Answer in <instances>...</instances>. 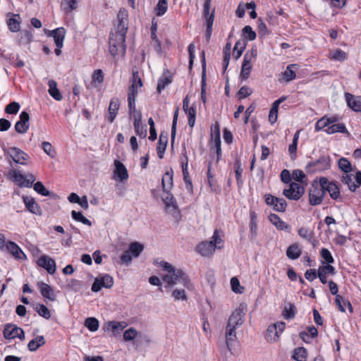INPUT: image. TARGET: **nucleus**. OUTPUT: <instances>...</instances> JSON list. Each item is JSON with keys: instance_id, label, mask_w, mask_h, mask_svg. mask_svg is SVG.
<instances>
[{"instance_id": "nucleus-1", "label": "nucleus", "mask_w": 361, "mask_h": 361, "mask_svg": "<svg viewBox=\"0 0 361 361\" xmlns=\"http://www.w3.org/2000/svg\"><path fill=\"white\" fill-rule=\"evenodd\" d=\"M154 264L166 272L161 276L165 288H173L178 284L183 286V288H175L173 290L171 297L173 300L186 301L188 300L186 291H193L195 285L185 271L163 260L157 259L154 261Z\"/></svg>"}, {"instance_id": "nucleus-2", "label": "nucleus", "mask_w": 361, "mask_h": 361, "mask_svg": "<svg viewBox=\"0 0 361 361\" xmlns=\"http://www.w3.org/2000/svg\"><path fill=\"white\" fill-rule=\"evenodd\" d=\"M224 247V240L219 230H215L210 240L200 243L195 250L202 257L212 256L216 249H221Z\"/></svg>"}, {"instance_id": "nucleus-3", "label": "nucleus", "mask_w": 361, "mask_h": 361, "mask_svg": "<svg viewBox=\"0 0 361 361\" xmlns=\"http://www.w3.org/2000/svg\"><path fill=\"white\" fill-rule=\"evenodd\" d=\"M127 28L122 25L121 30H116L109 36V52L112 56L123 55L126 52V34Z\"/></svg>"}, {"instance_id": "nucleus-4", "label": "nucleus", "mask_w": 361, "mask_h": 361, "mask_svg": "<svg viewBox=\"0 0 361 361\" xmlns=\"http://www.w3.org/2000/svg\"><path fill=\"white\" fill-rule=\"evenodd\" d=\"M331 159L328 155H322L315 161H310L306 166L309 173H320L331 168Z\"/></svg>"}, {"instance_id": "nucleus-5", "label": "nucleus", "mask_w": 361, "mask_h": 361, "mask_svg": "<svg viewBox=\"0 0 361 361\" xmlns=\"http://www.w3.org/2000/svg\"><path fill=\"white\" fill-rule=\"evenodd\" d=\"M257 56V50L256 48H252L250 51L245 54L240 71L242 79L245 80L249 77L252 67V61L256 59Z\"/></svg>"}, {"instance_id": "nucleus-6", "label": "nucleus", "mask_w": 361, "mask_h": 361, "mask_svg": "<svg viewBox=\"0 0 361 361\" xmlns=\"http://www.w3.org/2000/svg\"><path fill=\"white\" fill-rule=\"evenodd\" d=\"M10 176L20 187L31 188L36 180L33 174L27 173L23 175L17 170L11 171Z\"/></svg>"}, {"instance_id": "nucleus-7", "label": "nucleus", "mask_w": 361, "mask_h": 361, "mask_svg": "<svg viewBox=\"0 0 361 361\" xmlns=\"http://www.w3.org/2000/svg\"><path fill=\"white\" fill-rule=\"evenodd\" d=\"M286 323L279 322L269 325L267 329L265 338L269 343H274L279 340L280 336L284 331Z\"/></svg>"}, {"instance_id": "nucleus-8", "label": "nucleus", "mask_w": 361, "mask_h": 361, "mask_svg": "<svg viewBox=\"0 0 361 361\" xmlns=\"http://www.w3.org/2000/svg\"><path fill=\"white\" fill-rule=\"evenodd\" d=\"M324 191L320 183L314 182L309 192V202L311 205L320 204L324 199Z\"/></svg>"}, {"instance_id": "nucleus-9", "label": "nucleus", "mask_w": 361, "mask_h": 361, "mask_svg": "<svg viewBox=\"0 0 361 361\" xmlns=\"http://www.w3.org/2000/svg\"><path fill=\"white\" fill-rule=\"evenodd\" d=\"M304 192L305 188L300 183L292 182L288 188L283 190V194L289 200H298Z\"/></svg>"}, {"instance_id": "nucleus-10", "label": "nucleus", "mask_w": 361, "mask_h": 361, "mask_svg": "<svg viewBox=\"0 0 361 361\" xmlns=\"http://www.w3.org/2000/svg\"><path fill=\"white\" fill-rule=\"evenodd\" d=\"M169 190H166V191H163L162 200L165 204L167 212L173 216H177L179 214L178 205L176 199L173 195L170 193Z\"/></svg>"}, {"instance_id": "nucleus-11", "label": "nucleus", "mask_w": 361, "mask_h": 361, "mask_svg": "<svg viewBox=\"0 0 361 361\" xmlns=\"http://www.w3.org/2000/svg\"><path fill=\"white\" fill-rule=\"evenodd\" d=\"M114 285L113 278L106 274L97 277L92 286V290L94 293L99 292L102 288H110Z\"/></svg>"}, {"instance_id": "nucleus-12", "label": "nucleus", "mask_w": 361, "mask_h": 361, "mask_svg": "<svg viewBox=\"0 0 361 361\" xmlns=\"http://www.w3.org/2000/svg\"><path fill=\"white\" fill-rule=\"evenodd\" d=\"M4 336L6 339H14L18 338L21 341L25 339L24 331L16 324H7L4 326Z\"/></svg>"}, {"instance_id": "nucleus-13", "label": "nucleus", "mask_w": 361, "mask_h": 361, "mask_svg": "<svg viewBox=\"0 0 361 361\" xmlns=\"http://www.w3.org/2000/svg\"><path fill=\"white\" fill-rule=\"evenodd\" d=\"M264 197L266 204L272 207L274 210L279 212H285L287 204L284 199L279 198L269 194L265 195Z\"/></svg>"}, {"instance_id": "nucleus-14", "label": "nucleus", "mask_w": 361, "mask_h": 361, "mask_svg": "<svg viewBox=\"0 0 361 361\" xmlns=\"http://www.w3.org/2000/svg\"><path fill=\"white\" fill-rule=\"evenodd\" d=\"M244 315L243 308L241 307H238L233 312L229 317L226 326L236 330L238 326L243 324Z\"/></svg>"}, {"instance_id": "nucleus-15", "label": "nucleus", "mask_w": 361, "mask_h": 361, "mask_svg": "<svg viewBox=\"0 0 361 361\" xmlns=\"http://www.w3.org/2000/svg\"><path fill=\"white\" fill-rule=\"evenodd\" d=\"M319 183L324 192H328L332 199L337 200L340 197V190L334 182H329L326 178L322 177Z\"/></svg>"}, {"instance_id": "nucleus-16", "label": "nucleus", "mask_w": 361, "mask_h": 361, "mask_svg": "<svg viewBox=\"0 0 361 361\" xmlns=\"http://www.w3.org/2000/svg\"><path fill=\"white\" fill-rule=\"evenodd\" d=\"M8 155L17 164L25 165L29 156L27 154L17 147H10L7 149Z\"/></svg>"}, {"instance_id": "nucleus-17", "label": "nucleus", "mask_w": 361, "mask_h": 361, "mask_svg": "<svg viewBox=\"0 0 361 361\" xmlns=\"http://www.w3.org/2000/svg\"><path fill=\"white\" fill-rule=\"evenodd\" d=\"M37 265L44 268L50 274H54L56 270L54 259L46 255H43L39 257L37 260Z\"/></svg>"}, {"instance_id": "nucleus-18", "label": "nucleus", "mask_w": 361, "mask_h": 361, "mask_svg": "<svg viewBox=\"0 0 361 361\" xmlns=\"http://www.w3.org/2000/svg\"><path fill=\"white\" fill-rule=\"evenodd\" d=\"M29 114L26 111H22L19 116V120L15 124V130L20 134L25 133L29 128Z\"/></svg>"}, {"instance_id": "nucleus-19", "label": "nucleus", "mask_w": 361, "mask_h": 361, "mask_svg": "<svg viewBox=\"0 0 361 361\" xmlns=\"http://www.w3.org/2000/svg\"><path fill=\"white\" fill-rule=\"evenodd\" d=\"M115 169L114 171V179L116 181L123 182L128 178V173L126 166L118 160L114 161Z\"/></svg>"}, {"instance_id": "nucleus-20", "label": "nucleus", "mask_w": 361, "mask_h": 361, "mask_svg": "<svg viewBox=\"0 0 361 361\" xmlns=\"http://www.w3.org/2000/svg\"><path fill=\"white\" fill-rule=\"evenodd\" d=\"M47 35L49 37H52L54 38L56 47H63V40L66 35V30L63 27L56 28L53 30H49Z\"/></svg>"}, {"instance_id": "nucleus-21", "label": "nucleus", "mask_w": 361, "mask_h": 361, "mask_svg": "<svg viewBox=\"0 0 361 361\" xmlns=\"http://www.w3.org/2000/svg\"><path fill=\"white\" fill-rule=\"evenodd\" d=\"M226 344L228 350L233 353V350L238 343L235 329L226 327L225 331Z\"/></svg>"}, {"instance_id": "nucleus-22", "label": "nucleus", "mask_w": 361, "mask_h": 361, "mask_svg": "<svg viewBox=\"0 0 361 361\" xmlns=\"http://www.w3.org/2000/svg\"><path fill=\"white\" fill-rule=\"evenodd\" d=\"M335 274V268L331 264L319 267L317 271L318 278L323 284L327 283L326 278L328 275H334Z\"/></svg>"}, {"instance_id": "nucleus-23", "label": "nucleus", "mask_w": 361, "mask_h": 361, "mask_svg": "<svg viewBox=\"0 0 361 361\" xmlns=\"http://www.w3.org/2000/svg\"><path fill=\"white\" fill-rule=\"evenodd\" d=\"M6 249L8 252L11 253L13 257L18 259H25L26 255L22 249L14 242L8 241L6 243Z\"/></svg>"}, {"instance_id": "nucleus-24", "label": "nucleus", "mask_w": 361, "mask_h": 361, "mask_svg": "<svg viewBox=\"0 0 361 361\" xmlns=\"http://www.w3.org/2000/svg\"><path fill=\"white\" fill-rule=\"evenodd\" d=\"M37 286L40 290L41 295L50 301L56 300V295L53 288L47 283L44 282H38Z\"/></svg>"}, {"instance_id": "nucleus-25", "label": "nucleus", "mask_w": 361, "mask_h": 361, "mask_svg": "<svg viewBox=\"0 0 361 361\" xmlns=\"http://www.w3.org/2000/svg\"><path fill=\"white\" fill-rule=\"evenodd\" d=\"M23 202L27 208V209L36 215H39L42 213L40 207L37 203V202L35 200L34 198L31 197L24 196L23 197Z\"/></svg>"}, {"instance_id": "nucleus-26", "label": "nucleus", "mask_w": 361, "mask_h": 361, "mask_svg": "<svg viewBox=\"0 0 361 361\" xmlns=\"http://www.w3.org/2000/svg\"><path fill=\"white\" fill-rule=\"evenodd\" d=\"M119 106V99L118 98H112L110 101L109 106L108 109L107 120L109 122L112 123L114 121L117 116Z\"/></svg>"}, {"instance_id": "nucleus-27", "label": "nucleus", "mask_w": 361, "mask_h": 361, "mask_svg": "<svg viewBox=\"0 0 361 361\" xmlns=\"http://www.w3.org/2000/svg\"><path fill=\"white\" fill-rule=\"evenodd\" d=\"M348 106L355 111H361V97L354 96L350 93L345 94Z\"/></svg>"}, {"instance_id": "nucleus-28", "label": "nucleus", "mask_w": 361, "mask_h": 361, "mask_svg": "<svg viewBox=\"0 0 361 361\" xmlns=\"http://www.w3.org/2000/svg\"><path fill=\"white\" fill-rule=\"evenodd\" d=\"M134 127L136 134L141 137L147 135V126L142 124V115L140 112L134 115Z\"/></svg>"}, {"instance_id": "nucleus-29", "label": "nucleus", "mask_w": 361, "mask_h": 361, "mask_svg": "<svg viewBox=\"0 0 361 361\" xmlns=\"http://www.w3.org/2000/svg\"><path fill=\"white\" fill-rule=\"evenodd\" d=\"M318 335V331L314 326H308L306 331H301L299 334L300 338L306 343H310L312 338Z\"/></svg>"}, {"instance_id": "nucleus-30", "label": "nucleus", "mask_w": 361, "mask_h": 361, "mask_svg": "<svg viewBox=\"0 0 361 361\" xmlns=\"http://www.w3.org/2000/svg\"><path fill=\"white\" fill-rule=\"evenodd\" d=\"M338 118L336 116L327 117L324 116L318 120L315 124L314 130L316 132L324 130L333 123L337 122Z\"/></svg>"}, {"instance_id": "nucleus-31", "label": "nucleus", "mask_w": 361, "mask_h": 361, "mask_svg": "<svg viewBox=\"0 0 361 361\" xmlns=\"http://www.w3.org/2000/svg\"><path fill=\"white\" fill-rule=\"evenodd\" d=\"M127 326L128 324L126 322L110 321L106 324V329L116 335L123 330Z\"/></svg>"}, {"instance_id": "nucleus-32", "label": "nucleus", "mask_w": 361, "mask_h": 361, "mask_svg": "<svg viewBox=\"0 0 361 361\" xmlns=\"http://www.w3.org/2000/svg\"><path fill=\"white\" fill-rule=\"evenodd\" d=\"M299 66L298 64L293 63L290 64L286 67V69L283 73V79L286 82H290L294 80L296 77L295 71H298Z\"/></svg>"}, {"instance_id": "nucleus-33", "label": "nucleus", "mask_w": 361, "mask_h": 361, "mask_svg": "<svg viewBox=\"0 0 361 361\" xmlns=\"http://www.w3.org/2000/svg\"><path fill=\"white\" fill-rule=\"evenodd\" d=\"M302 249L297 243L290 245L286 250V255L290 259H296L300 257Z\"/></svg>"}, {"instance_id": "nucleus-34", "label": "nucleus", "mask_w": 361, "mask_h": 361, "mask_svg": "<svg viewBox=\"0 0 361 361\" xmlns=\"http://www.w3.org/2000/svg\"><path fill=\"white\" fill-rule=\"evenodd\" d=\"M48 86L49 94L56 101H61L63 99V96L57 87L56 82L54 80H50L48 82Z\"/></svg>"}, {"instance_id": "nucleus-35", "label": "nucleus", "mask_w": 361, "mask_h": 361, "mask_svg": "<svg viewBox=\"0 0 361 361\" xmlns=\"http://www.w3.org/2000/svg\"><path fill=\"white\" fill-rule=\"evenodd\" d=\"M324 131L327 134H334L336 133H348V130L345 128V126L343 123H331L328 128H326Z\"/></svg>"}, {"instance_id": "nucleus-36", "label": "nucleus", "mask_w": 361, "mask_h": 361, "mask_svg": "<svg viewBox=\"0 0 361 361\" xmlns=\"http://www.w3.org/2000/svg\"><path fill=\"white\" fill-rule=\"evenodd\" d=\"M131 82L132 84L129 89L128 93H134V94H137L138 89L142 86V82L141 78L139 77L137 72H133V78Z\"/></svg>"}, {"instance_id": "nucleus-37", "label": "nucleus", "mask_w": 361, "mask_h": 361, "mask_svg": "<svg viewBox=\"0 0 361 361\" xmlns=\"http://www.w3.org/2000/svg\"><path fill=\"white\" fill-rule=\"evenodd\" d=\"M297 310L294 304L288 302L285 304L282 315L286 319H292L295 317Z\"/></svg>"}, {"instance_id": "nucleus-38", "label": "nucleus", "mask_w": 361, "mask_h": 361, "mask_svg": "<svg viewBox=\"0 0 361 361\" xmlns=\"http://www.w3.org/2000/svg\"><path fill=\"white\" fill-rule=\"evenodd\" d=\"M335 303L341 312H345V305L348 307L350 312H353V307L348 300H345L341 295H336Z\"/></svg>"}, {"instance_id": "nucleus-39", "label": "nucleus", "mask_w": 361, "mask_h": 361, "mask_svg": "<svg viewBox=\"0 0 361 361\" xmlns=\"http://www.w3.org/2000/svg\"><path fill=\"white\" fill-rule=\"evenodd\" d=\"M45 343L43 336H38L35 338L31 340L27 345V348L30 351H36L40 346Z\"/></svg>"}, {"instance_id": "nucleus-40", "label": "nucleus", "mask_w": 361, "mask_h": 361, "mask_svg": "<svg viewBox=\"0 0 361 361\" xmlns=\"http://www.w3.org/2000/svg\"><path fill=\"white\" fill-rule=\"evenodd\" d=\"M162 190L166 191L170 190L173 185V173L171 171L166 172L162 178L161 180Z\"/></svg>"}, {"instance_id": "nucleus-41", "label": "nucleus", "mask_w": 361, "mask_h": 361, "mask_svg": "<svg viewBox=\"0 0 361 361\" xmlns=\"http://www.w3.org/2000/svg\"><path fill=\"white\" fill-rule=\"evenodd\" d=\"M298 233L300 237L308 242H312L314 236V231L306 227H301L298 228Z\"/></svg>"}, {"instance_id": "nucleus-42", "label": "nucleus", "mask_w": 361, "mask_h": 361, "mask_svg": "<svg viewBox=\"0 0 361 361\" xmlns=\"http://www.w3.org/2000/svg\"><path fill=\"white\" fill-rule=\"evenodd\" d=\"M269 219L278 229L284 230L287 228L288 226L286 224L284 221L281 220V219L275 214H271L269 216Z\"/></svg>"}, {"instance_id": "nucleus-43", "label": "nucleus", "mask_w": 361, "mask_h": 361, "mask_svg": "<svg viewBox=\"0 0 361 361\" xmlns=\"http://www.w3.org/2000/svg\"><path fill=\"white\" fill-rule=\"evenodd\" d=\"M250 233L252 235V237H255L257 235V215L256 212L253 210L250 211Z\"/></svg>"}, {"instance_id": "nucleus-44", "label": "nucleus", "mask_w": 361, "mask_h": 361, "mask_svg": "<svg viewBox=\"0 0 361 361\" xmlns=\"http://www.w3.org/2000/svg\"><path fill=\"white\" fill-rule=\"evenodd\" d=\"M34 310L43 318L46 319H49L51 318V312L44 305L36 304L34 306Z\"/></svg>"}, {"instance_id": "nucleus-45", "label": "nucleus", "mask_w": 361, "mask_h": 361, "mask_svg": "<svg viewBox=\"0 0 361 361\" xmlns=\"http://www.w3.org/2000/svg\"><path fill=\"white\" fill-rule=\"evenodd\" d=\"M171 82V78L169 74L164 73L158 80L157 92L160 93Z\"/></svg>"}, {"instance_id": "nucleus-46", "label": "nucleus", "mask_w": 361, "mask_h": 361, "mask_svg": "<svg viewBox=\"0 0 361 361\" xmlns=\"http://www.w3.org/2000/svg\"><path fill=\"white\" fill-rule=\"evenodd\" d=\"M128 17V12L125 8H121L118 13L117 18L118 20V24L117 25V30H121L122 25L124 28H127L126 20Z\"/></svg>"}, {"instance_id": "nucleus-47", "label": "nucleus", "mask_w": 361, "mask_h": 361, "mask_svg": "<svg viewBox=\"0 0 361 361\" xmlns=\"http://www.w3.org/2000/svg\"><path fill=\"white\" fill-rule=\"evenodd\" d=\"M143 249V245L137 242H134L130 243L128 250L133 257H137L142 252Z\"/></svg>"}, {"instance_id": "nucleus-48", "label": "nucleus", "mask_w": 361, "mask_h": 361, "mask_svg": "<svg viewBox=\"0 0 361 361\" xmlns=\"http://www.w3.org/2000/svg\"><path fill=\"white\" fill-rule=\"evenodd\" d=\"M104 82V73L101 69L94 71L92 75V83L94 87L99 86Z\"/></svg>"}, {"instance_id": "nucleus-49", "label": "nucleus", "mask_w": 361, "mask_h": 361, "mask_svg": "<svg viewBox=\"0 0 361 361\" xmlns=\"http://www.w3.org/2000/svg\"><path fill=\"white\" fill-rule=\"evenodd\" d=\"M245 48V42L244 41L238 40L235 42L233 51V56L235 59H239L244 49Z\"/></svg>"}, {"instance_id": "nucleus-50", "label": "nucleus", "mask_w": 361, "mask_h": 361, "mask_svg": "<svg viewBox=\"0 0 361 361\" xmlns=\"http://www.w3.org/2000/svg\"><path fill=\"white\" fill-rule=\"evenodd\" d=\"M354 176L352 174L346 173L343 176L342 180L344 183L347 184L350 191H355L358 185L354 181Z\"/></svg>"}, {"instance_id": "nucleus-51", "label": "nucleus", "mask_w": 361, "mask_h": 361, "mask_svg": "<svg viewBox=\"0 0 361 361\" xmlns=\"http://www.w3.org/2000/svg\"><path fill=\"white\" fill-rule=\"evenodd\" d=\"M293 357L297 361H306L307 351L303 347L295 348Z\"/></svg>"}, {"instance_id": "nucleus-52", "label": "nucleus", "mask_w": 361, "mask_h": 361, "mask_svg": "<svg viewBox=\"0 0 361 361\" xmlns=\"http://www.w3.org/2000/svg\"><path fill=\"white\" fill-rule=\"evenodd\" d=\"M329 58L334 61H343L347 59V54L344 51L337 49L331 52Z\"/></svg>"}, {"instance_id": "nucleus-53", "label": "nucleus", "mask_w": 361, "mask_h": 361, "mask_svg": "<svg viewBox=\"0 0 361 361\" xmlns=\"http://www.w3.org/2000/svg\"><path fill=\"white\" fill-rule=\"evenodd\" d=\"M32 40V35L28 31H22L20 33V37L18 39V43L20 45H26L30 44Z\"/></svg>"}, {"instance_id": "nucleus-54", "label": "nucleus", "mask_w": 361, "mask_h": 361, "mask_svg": "<svg viewBox=\"0 0 361 361\" xmlns=\"http://www.w3.org/2000/svg\"><path fill=\"white\" fill-rule=\"evenodd\" d=\"M85 326L90 331H96L99 328V322L94 317H89L85 321Z\"/></svg>"}, {"instance_id": "nucleus-55", "label": "nucleus", "mask_w": 361, "mask_h": 361, "mask_svg": "<svg viewBox=\"0 0 361 361\" xmlns=\"http://www.w3.org/2000/svg\"><path fill=\"white\" fill-rule=\"evenodd\" d=\"M137 331L135 328L130 327L123 332V340L125 341H132L137 336Z\"/></svg>"}, {"instance_id": "nucleus-56", "label": "nucleus", "mask_w": 361, "mask_h": 361, "mask_svg": "<svg viewBox=\"0 0 361 361\" xmlns=\"http://www.w3.org/2000/svg\"><path fill=\"white\" fill-rule=\"evenodd\" d=\"M321 257L322 258V263H326L327 264H331L334 262V259L330 252V251L326 248H322L321 250Z\"/></svg>"}, {"instance_id": "nucleus-57", "label": "nucleus", "mask_w": 361, "mask_h": 361, "mask_svg": "<svg viewBox=\"0 0 361 361\" xmlns=\"http://www.w3.org/2000/svg\"><path fill=\"white\" fill-rule=\"evenodd\" d=\"M167 145V138L166 137H160L158 142L157 146V155L159 158L161 159L163 158L164 154L166 150V147Z\"/></svg>"}, {"instance_id": "nucleus-58", "label": "nucleus", "mask_w": 361, "mask_h": 361, "mask_svg": "<svg viewBox=\"0 0 361 361\" xmlns=\"http://www.w3.org/2000/svg\"><path fill=\"white\" fill-rule=\"evenodd\" d=\"M71 215L74 220L80 221L85 225L91 226V221L88 220L86 217H85L82 212H75V210H73L71 212Z\"/></svg>"}, {"instance_id": "nucleus-59", "label": "nucleus", "mask_w": 361, "mask_h": 361, "mask_svg": "<svg viewBox=\"0 0 361 361\" xmlns=\"http://www.w3.org/2000/svg\"><path fill=\"white\" fill-rule=\"evenodd\" d=\"M338 167L341 170L346 173L352 171L350 162L345 158H341L338 160Z\"/></svg>"}, {"instance_id": "nucleus-60", "label": "nucleus", "mask_w": 361, "mask_h": 361, "mask_svg": "<svg viewBox=\"0 0 361 361\" xmlns=\"http://www.w3.org/2000/svg\"><path fill=\"white\" fill-rule=\"evenodd\" d=\"M168 9L167 0H159L156 7L157 15L158 16H163Z\"/></svg>"}, {"instance_id": "nucleus-61", "label": "nucleus", "mask_w": 361, "mask_h": 361, "mask_svg": "<svg viewBox=\"0 0 361 361\" xmlns=\"http://www.w3.org/2000/svg\"><path fill=\"white\" fill-rule=\"evenodd\" d=\"M188 117V125L192 128L195 123L196 109L193 106H190L189 109L185 111Z\"/></svg>"}, {"instance_id": "nucleus-62", "label": "nucleus", "mask_w": 361, "mask_h": 361, "mask_svg": "<svg viewBox=\"0 0 361 361\" xmlns=\"http://www.w3.org/2000/svg\"><path fill=\"white\" fill-rule=\"evenodd\" d=\"M20 106L18 102H13L5 107V112L8 114H16L20 110Z\"/></svg>"}, {"instance_id": "nucleus-63", "label": "nucleus", "mask_w": 361, "mask_h": 361, "mask_svg": "<svg viewBox=\"0 0 361 361\" xmlns=\"http://www.w3.org/2000/svg\"><path fill=\"white\" fill-rule=\"evenodd\" d=\"M34 190L42 196H49L50 192L45 188L42 182L38 181L34 184Z\"/></svg>"}, {"instance_id": "nucleus-64", "label": "nucleus", "mask_w": 361, "mask_h": 361, "mask_svg": "<svg viewBox=\"0 0 361 361\" xmlns=\"http://www.w3.org/2000/svg\"><path fill=\"white\" fill-rule=\"evenodd\" d=\"M7 25L11 32H18L20 30V23L15 17L10 18Z\"/></svg>"}]
</instances>
